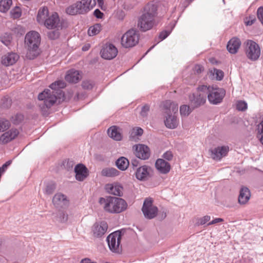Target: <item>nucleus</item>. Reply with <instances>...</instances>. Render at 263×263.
<instances>
[{"instance_id": "59", "label": "nucleus", "mask_w": 263, "mask_h": 263, "mask_svg": "<svg viewBox=\"0 0 263 263\" xmlns=\"http://www.w3.org/2000/svg\"><path fill=\"white\" fill-rule=\"evenodd\" d=\"M203 68L202 66H201L200 65H196L195 66L194 68V70L195 72H196L197 73H200L202 71H203Z\"/></svg>"}, {"instance_id": "2", "label": "nucleus", "mask_w": 263, "mask_h": 263, "mask_svg": "<svg viewBox=\"0 0 263 263\" xmlns=\"http://www.w3.org/2000/svg\"><path fill=\"white\" fill-rule=\"evenodd\" d=\"M99 203L106 212L112 214L120 213L125 211L128 206L125 200L116 197H101L99 199Z\"/></svg>"}, {"instance_id": "52", "label": "nucleus", "mask_w": 263, "mask_h": 263, "mask_svg": "<svg viewBox=\"0 0 263 263\" xmlns=\"http://www.w3.org/2000/svg\"><path fill=\"white\" fill-rule=\"evenodd\" d=\"M143 130L141 128L136 127L132 129V135L136 136H141L143 134Z\"/></svg>"}, {"instance_id": "40", "label": "nucleus", "mask_w": 263, "mask_h": 263, "mask_svg": "<svg viewBox=\"0 0 263 263\" xmlns=\"http://www.w3.org/2000/svg\"><path fill=\"white\" fill-rule=\"evenodd\" d=\"M9 121L4 118H0V132H4L9 128Z\"/></svg>"}, {"instance_id": "31", "label": "nucleus", "mask_w": 263, "mask_h": 263, "mask_svg": "<svg viewBox=\"0 0 263 263\" xmlns=\"http://www.w3.org/2000/svg\"><path fill=\"white\" fill-rule=\"evenodd\" d=\"M116 164L119 169L125 171L129 166V161L125 157H121L116 161Z\"/></svg>"}, {"instance_id": "7", "label": "nucleus", "mask_w": 263, "mask_h": 263, "mask_svg": "<svg viewBox=\"0 0 263 263\" xmlns=\"http://www.w3.org/2000/svg\"><path fill=\"white\" fill-rule=\"evenodd\" d=\"M208 90L206 91V96L210 103L217 104L220 103L226 95V91L221 88L208 87Z\"/></svg>"}, {"instance_id": "42", "label": "nucleus", "mask_w": 263, "mask_h": 263, "mask_svg": "<svg viewBox=\"0 0 263 263\" xmlns=\"http://www.w3.org/2000/svg\"><path fill=\"white\" fill-rule=\"evenodd\" d=\"M211 220V217L209 215H205L202 217L197 219L196 224L197 226H202Z\"/></svg>"}, {"instance_id": "17", "label": "nucleus", "mask_w": 263, "mask_h": 263, "mask_svg": "<svg viewBox=\"0 0 263 263\" xmlns=\"http://www.w3.org/2000/svg\"><path fill=\"white\" fill-rule=\"evenodd\" d=\"M52 202L56 208H63L68 206L69 200L65 195L61 193H57L53 196Z\"/></svg>"}, {"instance_id": "4", "label": "nucleus", "mask_w": 263, "mask_h": 263, "mask_svg": "<svg viewBox=\"0 0 263 263\" xmlns=\"http://www.w3.org/2000/svg\"><path fill=\"white\" fill-rule=\"evenodd\" d=\"M40 43L41 37L37 32L31 31L26 34L25 45L28 49L27 57L29 59H33L39 54Z\"/></svg>"}, {"instance_id": "54", "label": "nucleus", "mask_w": 263, "mask_h": 263, "mask_svg": "<svg viewBox=\"0 0 263 263\" xmlns=\"http://www.w3.org/2000/svg\"><path fill=\"white\" fill-rule=\"evenodd\" d=\"M163 157L164 159L168 161H170L172 159L173 157V155L171 151H167L163 155Z\"/></svg>"}, {"instance_id": "28", "label": "nucleus", "mask_w": 263, "mask_h": 263, "mask_svg": "<svg viewBox=\"0 0 263 263\" xmlns=\"http://www.w3.org/2000/svg\"><path fill=\"white\" fill-rule=\"evenodd\" d=\"M108 135L111 138L116 141L122 139L121 129L116 126H112L108 128Z\"/></svg>"}, {"instance_id": "20", "label": "nucleus", "mask_w": 263, "mask_h": 263, "mask_svg": "<svg viewBox=\"0 0 263 263\" xmlns=\"http://www.w3.org/2000/svg\"><path fill=\"white\" fill-rule=\"evenodd\" d=\"M77 3L81 14L90 11L96 5L95 0H81Z\"/></svg>"}, {"instance_id": "5", "label": "nucleus", "mask_w": 263, "mask_h": 263, "mask_svg": "<svg viewBox=\"0 0 263 263\" xmlns=\"http://www.w3.org/2000/svg\"><path fill=\"white\" fill-rule=\"evenodd\" d=\"M208 88L205 85L198 87L197 91L189 96L190 104L194 107H197L204 104L206 102V93Z\"/></svg>"}, {"instance_id": "47", "label": "nucleus", "mask_w": 263, "mask_h": 263, "mask_svg": "<svg viewBox=\"0 0 263 263\" xmlns=\"http://www.w3.org/2000/svg\"><path fill=\"white\" fill-rule=\"evenodd\" d=\"M213 76L217 80H221L223 77V72L222 70L214 69L212 71Z\"/></svg>"}, {"instance_id": "3", "label": "nucleus", "mask_w": 263, "mask_h": 263, "mask_svg": "<svg viewBox=\"0 0 263 263\" xmlns=\"http://www.w3.org/2000/svg\"><path fill=\"white\" fill-rule=\"evenodd\" d=\"M163 107L167 114L164 120L165 125L170 129L176 128L179 123V120L175 115L178 110V104L167 100L163 102Z\"/></svg>"}, {"instance_id": "30", "label": "nucleus", "mask_w": 263, "mask_h": 263, "mask_svg": "<svg viewBox=\"0 0 263 263\" xmlns=\"http://www.w3.org/2000/svg\"><path fill=\"white\" fill-rule=\"evenodd\" d=\"M119 171L113 167H106L101 171V175L107 177H114L119 175Z\"/></svg>"}, {"instance_id": "41", "label": "nucleus", "mask_w": 263, "mask_h": 263, "mask_svg": "<svg viewBox=\"0 0 263 263\" xmlns=\"http://www.w3.org/2000/svg\"><path fill=\"white\" fill-rule=\"evenodd\" d=\"M22 14V11L20 7H15L10 11L11 17L15 19L19 18Z\"/></svg>"}, {"instance_id": "38", "label": "nucleus", "mask_w": 263, "mask_h": 263, "mask_svg": "<svg viewBox=\"0 0 263 263\" xmlns=\"http://www.w3.org/2000/svg\"><path fill=\"white\" fill-rule=\"evenodd\" d=\"M12 31L16 35L19 36L23 35L25 33V30L24 28L21 25H16L12 27L11 29Z\"/></svg>"}, {"instance_id": "6", "label": "nucleus", "mask_w": 263, "mask_h": 263, "mask_svg": "<svg viewBox=\"0 0 263 263\" xmlns=\"http://www.w3.org/2000/svg\"><path fill=\"white\" fill-rule=\"evenodd\" d=\"M244 44L247 57L252 61L257 60L260 55V48L259 45L250 40L246 41Z\"/></svg>"}, {"instance_id": "16", "label": "nucleus", "mask_w": 263, "mask_h": 263, "mask_svg": "<svg viewBox=\"0 0 263 263\" xmlns=\"http://www.w3.org/2000/svg\"><path fill=\"white\" fill-rule=\"evenodd\" d=\"M44 25L48 29L57 28L59 29L61 26L60 18L57 13H53L46 20Z\"/></svg>"}, {"instance_id": "36", "label": "nucleus", "mask_w": 263, "mask_h": 263, "mask_svg": "<svg viewBox=\"0 0 263 263\" xmlns=\"http://www.w3.org/2000/svg\"><path fill=\"white\" fill-rule=\"evenodd\" d=\"M67 13L70 15H75L77 14H81L78 7V3L70 6L66 9Z\"/></svg>"}, {"instance_id": "18", "label": "nucleus", "mask_w": 263, "mask_h": 263, "mask_svg": "<svg viewBox=\"0 0 263 263\" xmlns=\"http://www.w3.org/2000/svg\"><path fill=\"white\" fill-rule=\"evenodd\" d=\"M18 54L14 52H9L2 57L1 63L6 66H9L15 64L19 59Z\"/></svg>"}, {"instance_id": "14", "label": "nucleus", "mask_w": 263, "mask_h": 263, "mask_svg": "<svg viewBox=\"0 0 263 263\" xmlns=\"http://www.w3.org/2000/svg\"><path fill=\"white\" fill-rule=\"evenodd\" d=\"M133 148L135 149L136 156L141 159L146 160L150 156V149L149 147L145 145H136L134 146Z\"/></svg>"}, {"instance_id": "1", "label": "nucleus", "mask_w": 263, "mask_h": 263, "mask_svg": "<svg viewBox=\"0 0 263 263\" xmlns=\"http://www.w3.org/2000/svg\"><path fill=\"white\" fill-rule=\"evenodd\" d=\"M157 15V6L153 3H148L144 8L143 14L138 21V26L143 31L152 28L155 24V18Z\"/></svg>"}, {"instance_id": "29", "label": "nucleus", "mask_w": 263, "mask_h": 263, "mask_svg": "<svg viewBox=\"0 0 263 263\" xmlns=\"http://www.w3.org/2000/svg\"><path fill=\"white\" fill-rule=\"evenodd\" d=\"M48 9L47 7H43L39 9L37 15V21L40 24H45L46 20L49 16Z\"/></svg>"}, {"instance_id": "25", "label": "nucleus", "mask_w": 263, "mask_h": 263, "mask_svg": "<svg viewBox=\"0 0 263 263\" xmlns=\"http://www.w3.org/2000/svg\"><path fill=\"white\" fill-rule=\"evenodd\" d=\"M241 45V42L237 37H233L227 44V49L231 53H236Z\"/></svg>"}, {"instance_id": "27", "label": "nucleus", "mask_w": 263, "mask_h": 263, "mask_svg": "<svg viewBox=\"0 0 263 263\" xmlns=\"http://www.w3.org/2000/svg\"><path fill=\"white\" fill-rule=\"evenodd\" d=\"M251 194L249 190L246 187H243L240 191L238 197V202L240 204H245L250 199Z\"/></svg>"}, {"instance_id": "44", "label": "nucleus", "mask_w": 263, "mask_h": 263, "mask_svg": "<svg viewBox=\"0 0 263 263\" xmlns=\"http://www.w3.org/2000/svg\"><path fill=\"white\" fill-rule=\"evenodd\" d=\"M257 137L263 145V120L257 126Z\"/></svg>"}, {"instance_id": "51", "label": "nucleus", "mask_w": 263, "mask_h": 263, "mask_svg": "<svg viewBox=\"0 0 263 263\" xmlns=\"http://www.w3.org/2000/svg\"><path fill=\"white\" fill-rule=\"evenodd\" d=\"M149 110V106L147 105H145L142 107V109L140 112L141 115L143 117H145L147 116L148 112Z\"/></svg>"}, {"instance_id": "45", "label": "nucleus", "mask_w": 263, "mask_h": 263, "mask_svg": "<svg viewBox=\"0 0 263 263\" xmlns=\"http://www.w3.org/2000/svg\"><path fill=\"white\" fill-rule=\"evenodd\" d=\"M74 165V161L69 159L65 160L63 162V165L64 167L68 171L72 169Z\"/></svg>"}, {"instance_id": "13", "label": "nucleus", "mask_w": 263, "mask_h": 263, "mask_svg": "<svg viewBox=\"0 0 263 263\" xmlns=\"http://www.w3.org/2000/svg\"><path fill=\"white\" fill-rule=\"evenodd\" d=\"M118 53L117 48L111 44H106L101 50V57L106 60L115 58Z\"/></svg>"}, {"instance_id": "12", "label": "nucleus", "mask_w": 263, "mask_h": 263, "mask_svg": "<svg viewBox=\"0 0 263 263\" xmlns=\"http://www.w3.org/2000/svg\"><path fill=\"white\" fill-rule=\"evenodd\" d=\"M229 151L228 146H218L209 150L210 157L215 160H220L221 158L225 157Z\"/></svg>"}, {"instance_id": "62", "label": "nucleus", "mask_w": 263, "mask_h": 263, "mask_svg": "<svg viewBox=\"0 0 263 263\" xmlns=\"http://www.w3.org/2000/svg\"><path fill=\"white\" fill-rule=\"evenodd\" d=\"M87 49H88V48H87V47H83V50H87Z\"/></svg>"}, {"instance_id": "48", "label": "nucleus", "mask_w": 263, "mask_h": 263, "mask_svg": "<svg viewBox=\"0 0 263 263\" xmlns=\"http://www.w3.org/2000/svg\"><path fill=\"white\" fill-rule=\"evenodd\" d=\"M236 108L239 111H245L247 108V103L243 101H238L236 103Z\"/></svg>"}, {"instance_id": "53", "label": "nucleus", "mask_w": 263, "mask_h": 263, "mask_svg": "<svg viewBox=\"0 0 263 263\" xmlns=\"http://www.w3.org/2000/svg\"><path fill=\"white\" fill-rule=\"evenodd\" d=\"M12 160H9L7 161L5 164H4L2 165V166L0 167L1 173L3 174V173H4L7 170L8 166H10Z\"/></svg>"}, {"instance_id": "63", "label": "nucleus", "mask_w": 263, "mask_h": 263, "mask_svg": "<svg viewBox=\"0 0 263 263\" xmlns=\"http://www.w3.org/2000/svg\"><path fill=\"white\" fill-rule=\"evenodd\" d=\"M262 263H263V262H262Z\"/></svg>"}, {"instance_id": "57", "label": "nucleus", "mask_w": 263, "mask_h": 263, "mask_svg": "<svg viewBox=\"0 0 263 263\" xmlns=\"http://www.w3.org/2000/svg\"><path fill=\"white\" fill-rule=\"evenodd\" d=\"M255 19L254 18H251L250 17L249 18H246L245 23L247 26L252 25L255 22Z\"/></svg>"}, {"instance_id": "46", "label": "nucleus", "mask_w": 263, "mask_h": 263, "mask_svg": "<svg viewBox=\"0 0 263 263\" xmlns=\"http://www.w3.org/2000/svg\"><path fill=\"white\" fill-rule=\"evenodd\" d=\"M24 119V116L22 114H16L12 116L11 120L13 124H18L21 123Z\"/></svg>"}, {"instance_id": "61", "label": "nucleus", "mask_w": 263, "mask_h": 263, "mask_svg": "<svg viewBox=\"0 0 263 263\" xmlns=\"http://www.w3.org/2000/svg\"><path fill=\"white\" fill-rule=\"evenodd\" d=\"M99 6L103 9L104 8L103 0H97Z\"/></svg>"}, {"instance_id": "9", "label": "nucleus", "mask_w": 263, "mask_h": 263, "mask_svg": "<svg viewBox=\"0 0 263 263\" xmlns=\"http://www.w3.org/2000/svg\"><path fill=\"white\" fill-rule=\"evenodd\" d=\"M56 93L58 92L46 89L39 95L38 99L40 101H43V108L44 106L48 108H50L55 103L57 99Z\"/></svg>"}, {"instance_id": "34", "label": "nucleus", "mask_w": 263, "mask_h": 263, "mask_svg": "<svg viewBox=\"0 0 263 263\" xmlns=\"http://www.w3.org/2000/svg\"><path fill=\"white\" fill-rule=\"evenodd\" d=\"M12 4V0H1L0 11L2 12H7L10 9Z\"/></svg>"}, {"instance_id": "15", "label": "nucleus", "mask_w": 263, "mask_h": 263, "mask_svg": "<svg viewBox=\"0 0 263 263\" xmlns=\"http://www.w3.org/2000/svg\"><path fill=\"white\" fill-rule=\"evenodd\" d=\"M108 225L105 221L95 223L92 227L93 236L96 238L102 237L106 232Z\"/></svg>"}, {"instance_id": "10", "label": "nucleus", "mask_w": 263, "mask_h": 263, "mask_svg": "<svg viewBox=\"0 0 263 263\" xmlns=\"http://www.w3.org/2000/svg\"><path fill=\"white\" fill-rule=\"evenodd\" d=\"M121 237V232L119 231H115L107 236L106 240L109 249L112 252L119 253L121 251L120 245Z\"/></svg>"}, {"instance_id": "50", "label": "nucleus", "mask_w": 263, "mask_h": 263, "mask_svg": "<svg viewBox=\"0 0 263 263\" xmlns=\"http://www.w3.org/2000/svg\"><path fill=\"white\" fill-rule=\"evenodd\" d=\"M58 30L57 29L56 30L49 31L47 34L48 37L51 40H55L58 38L59 36V32Z\"/></svg>"}, {"instance_id": "49", "label": "nucleus", "mask_w": 263, "mask_h": 263, "mask_svg": "<svg viewBox=\"0 0 263 263\" xmlns=\"http://www.w3.org/2000/svg\"><path fill=\"white\" fill-rule=\"evenodd\" d=\"M94 83L90 80H84L82 83V86L83 88L86 89H91L94 86Z\"/></svg>"}, {"instance_id": "56", "label": "nucleus", "mask_w": 263, "mask_h": 263, "mask_svg": "<svg viewBox=\"0 0 263 263\" xmlns=\"http://www.w3.org/2000/svg\"><path fill=\"white\" fill-rule=\"evenodd\" d=\"M170 33V31H163L161 32L159 34V38L161 40H164Z\"/></svg>"}, {"instance_id": "8", "label": "nucleus", "mask_w": 263, "mask_h": 263, "mask_svg": "<svg viewBox=\"0 0 263 263\" xmlns=\"http://www.w3.org/2000/svg\"><path fill=\"white\" fill-rule=\"evenodd\" d=\"M139 34L134 29H130L126 32L121 38V44L125 48L135 46L139 42Z\"/></svg>"}, {"instance_id": "60", "label": "nucleus", "mask_w": 263, "mask_h": 263, "mask_svg": "<svg viewBox=\"0 0 263 263\" xmlns=\"http://www.w3.org/2000/svg\"><path fill=\"white\" fill-rule=\"evenodd\" d=\"M80 263H96V262H92L89 258H85L82 259Z\"/></svg>"}, {"instance_id": "39", "label": "nucleus", "mask_w": 263, "mask_h": 263, "mask_svg": "<svg viewBox=\"0 0 263 263\" xmlns=\"http://www.w3.org/2000/svg\"><path fill=\"white\" fill-rule=\"evenodd\" d=\"M192 109L186 105H181L180 107V112L182 116L186 117L192 112Z\"/></svg>"}, {"instance_id": "58", "label": "nucleus", "mask_w": 263, "mask_h": 263, "mask_svg": "<svg viewBox=\"0 0 263 263\" xmlns=\"http://www.w3.org/2000/svg\"><path fill=\"white\" fill-rule=\"evenodd\" d=\"M94 15L98 18H102L103 16V13L101 12L99 9H96L93 12Z\"/></svg>"}, {"instance_id": "23", "label": "nucleus", "mask_w": 263, "mask_h": 263, "mask_svg": "<svg viewBox=\"0 0 263 263\" xmlns=\"http://www.w3.org/2000/svg\"><path fill=\"white\" fill-rule=\"evenodd\" d=\"M18 134V131L15 128L4 133L0 137V141L3 143H7L14 139Z\"/></svg>"}, {"instance_id": "33", "label": "nucleus", "mask_w": 263, "mask_h": 263, "mask_svg": "<svg viewBox=\"0 0 263 263\" xmlns=\"http://www.w3.org/2000/svg\"><path fill=\"white\" fill-rule=\"evenodd\" d=\"M66 83L64 81L58 80L50 84V88L55 92L56 90H57L61 92V91L59 89L65 88L66 87Z\"/></svg>"}, {"instance_id": "37", "label": "nucleus", "mask_w": 263, "mask_h": 263, "mask_svg": "<svg viewBox=\"0 0 263 263\" xmlns=\"http://www.w3.org/2000/svg\"><path fill=\"white\" fill-rule=\"evenodd\" d=\"M101 30L100 24H97L90 27L88 30V34L89 36H93L98 34Z\"/></svg>"}, {"instance_id": "24", "label": "nucleus", "mask_w": 263, "mask_h": 263, "mask_svg": "<svg viewBox=\"0 0 263 263\" xmlns=\"http://www.w3.org/2000/svg\"><path fill=\"white\" fill-rule=\"evenodd\" d=\"M151 167L146 165H143L137 168L136 172V177L139 180L146 179L149 174Z\"/></svg>"}, {"instance_id": "26", "label": "nucleus", "mask_w": 263, "mask_h": 263, "mask_svg": "<svg viewBox=\"0 0 263 263\" xmlns=\"http://www.w3.org/2000/svg\"><path fill=\"white\" fill-rule=\"evenodd\" d=\"M155 166L161 173L164 174L168 173L171 169L170 163L162 159H158L155 163Z\"/></svg>"}, {"instance_id": "43", "label": "nucleus", "mask_w": 263, "mask_h": 263, "mask_svg": "<svg viewBox=\"0 0 263 263\" xmlns=\"http://www.w3.org/2000/svg\"><path fill=\"white\" fill-rule=\"evenodd\" d=\"M55 189V184L53 182H49L45 189V193L48 195L52 194Z\"/></svg>"}, {"instance_id": "22", "label": "nucleus", "mask_w": 263, "mask_h": 263, "mask_svg": "<svg viewBox=\"0 0 263 263\" xmlns=\"http://www.w3.org/2000/svg\"><path fill=\"white\" fill-rule=\"evenodd\" d=\"M82 78L79 71L72 69L67 71L65 79L66 81L71 83H78Z\"/></svg>"}, {"instance_id": "32", "label": "nucleus", "mask_w": 263, "mask_h": 263, "mask_svg": "<svg viewBox=\"0 0 263 263\" xmlns=\"http://www.w3.org/2000/svg\"><path fill=\"white\" fill-rule=\"evenodd\" d=\"M56 220L60 223H66L68 219V215L67 213L63 211H59L55 216Z\"/></svg>"}, {"instance_id": "35", "label": "nucleus", "mask_w": 263, "mask_h": 263, "mask_svg": "<svg viewBox=\"0 0 263 263\" xmlns=\"http://www.w3.org/2000/svg\"><path fill=\"white\" fill-rule=\"evenodd\" d=\"M12 40V36L8 33H4L0 36V41L6 46H8L11 43Z\"/></svg>"}, {"instance_id": "55", "label": "nucleus", "mask_w": 263, "mask_h": 263, "mask_svg": "<svg viewBox=\"0 0 263 263\" xmlns=\"http://www.w3.org/2000/svg\"><path fill=\"white\" fill-rule=\"evenodd\" d=\"M223 221H224V219H222V218H216L214 219H213V220H212L211 221L209 222L207 224V226H210V225H212V224H216V223H219V222H223Z\"/></svg>"}, {"instance_id": "11", "label": "nucleus", "mask_w": 263, "mask_h": 263, "mask_svg": "<svg viewBox=\"0 0 263 263\" xmlns=\"http://www.w3.org/2000/svg\"><path fill=\"white\" fill-rule=\"evenodd\" d=\"M142 211L144 217L147 219H153L158 214L157 207L153 204V200L151 198H146L143 202Z\"/></svg>"}, {"instance_id": "21", "label": "nucleus", "mask_w": 263, "mask_h": 263, "mask_svg": "<svg viewBox=\"0 0 263 263\" xmlns=\"http://www.w3.org/2000/svg\"><path fill=\"white\" fill-rule=\"evenodd\" d=\"M105 191L109 194L121 196L122 194V186L117 183H108L105 186Z\"/></svg>"}, {"instance_id": "19", "label": "nucleus", "mask_w": 263, "mask_h": 263, "mask_svg": "<svg viewBox=\"0 0 263 263\" xmlns=\"http://www.w3.org/2000/svg\"><path fill=\"white\" fill-rule=\"evenodd\" d=\"M74 172L76 179L79 181H83L88 175L87 168L82 164H77L75 166Z\"/></svg>"}]
</instances>
